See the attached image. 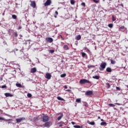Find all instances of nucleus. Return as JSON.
<instances>
[{
    "mask_svg": "<svg viewBox=\"0 0 128 128\" xmlns=\"http://www.w3.org/2000/svg\"><path fill=\"white\" fill-rule=\"evenodd\" d=\"M106 62H103L101 63L100 65V68H99L100 70L102 71L106 68Z\"/></svg>",
    "mask_w": 128,
    "mask_h": 128,
    "instance_id": "f257e3e1",
    "label": "nucleus"
},
{
    "mask_svg": "<svg viewBox=\"0 0 128 128\" xmlns=\"http://www.w3.org/2000/svg\"><path fill=\"white\" fill-rule=\"evenodd\" d=\"M80 84H90V82L86 79H82L80 81Z\"/></svg>",
    "mask_w": 128,
    "mask_h": 128,
    "instance_id": "f03ea898",
    "label": "nucleus"
},
{
    "mask_svg": "<svg viewBox=\"0 0 128 128\" xmlns=\"http://www.w3.org/2000/svg\"><path fill=\"white\" fill-rule=\"evenodd\" d=\"M42 122H46L50 120V117L48 116H44L42 117Z\"/></svg>",
    "mask_w": 128,
    "mask_h": 128,
    "instance_id": "7ed1b4c3",
    "label": "nucleus"
},
{
    "mask_svg": "<svg viewBox=\"0 0 128 128\" xmlns=\"http://www.w3.org/2000/svg\"><path fill=\"white\" fill-rule=\"evenodd\" d=\"M52 123L51 122H45V124H43L44 126V128H50V126H52Z\"/></svg>",
    "mask_w": 128,
    "mask_h": 128,
    "instance_id": "20e7f679",
    "label": "nucleus"
},
{
    "mask_svg": "<svg viewBox=\"0 0 128 128\" xmlns=\"http://www.w3.org/2000/svg\"><path fill=\"white\" fill-rule=\"evenodd\" d=\"M46 40L47 42L51 44V42H54V39H52V38L50 37H47L46 38Z\"/></svg>",
    "mask_w": 128,
    "mask_h": 128,
    "instance_id": "39448f33",
    "label": "nucleus"
},
{
    "mask_svg": "<svg viewBox=\"0 0 128 128\" xmlns=\"http://www.w3.org/2000/svg\"><path fill=\"white\" fill-rule=\"evenodd\" d=\"M22 120H26V118L22 117L20 118L16 119L17 124H19V122H20Z\"/></svg>",
    "mask_w": 128,
    "mask_h": 128,
    "instance_id": "423d86ee",
    "label": "nucleus"
},
{
    "mask_svg": "<svg viewBox=\"0 0 128 128\" xmlns=\"http://www.w3.org/2000/svg\"><path fill=\"white\" fill-rule=\"evenodd\" d=\"M45 78H47V80H50V78H52V74L48 72H47L46 74Z\"/></svg>",
    "mask_w": 128,
    "mask_h": 128,
    "instance_id": "0eeeda50",
    "label": "nucleus"
},
{
    "mask_svg": "<svg viewBox=\"0 0 128 128\" xmlns=\"http://www.w3.org/2000/svg\"><path fill=\"white\" fill-rule=\"evenodd\" d=\"M30 6H32V8H35L36 6V2L34 1H30Z\"/></svg>",
    "mask_w": 128,
    "mask_h": 128,
    "instance_id": "6e6552de",
    "label": "nucleus"
},
{
    "mask_svg": "<svg viewBox=\"0 0 128 128\" xmlns=\"http://www.w3.org/2000/svg\"><path fill=\"white\" fill-rule=\"evenodd\" d=\"M4 96L6 98H12V96H14V95L10 93H5Z\"/></svg>",
    "mask_w": 128,
    "mask_h": 128,
    "instance_id": "1a4fd4ad",
    "label": "nucleus"
},
{
    "mask_svg": "<svg viewBox=\"0 0 128 128\" xmlns=\"http://www.w3.org/2000/svg\"><path fill=\"white\" fill-rule=\"evenodd\" d=\"M86 96H92V91H87L85 93Z\"/></svg>",
    "mask_w": 128,
    "mask_h": 128,
    "instance_id": "9d476101",
    "label": "nucleus"
},
{
    "mask_svg": "<svg viewBox=\"0 0 128 128\" xmlns=\"http://www.w3.org/2000/svg\"><path fill=\"white\" fill-rule=\"evenodd\" d=\"M80 54L83 58H88V55H86V54L85 52H82Z\"/></svg>",
    "mask_w": 128,
    "mask_h": 128,
    "instance_id": "9b49d317",
    "label": "nucleus"
},
{
    "mask_svg": "<svg viewBox=\"0 0 128 128\" xmlns=\"http://www.w3.org/2000/svg\"><path fill=\"white\" fill-rule=\"evenodd\" d=\"M36 72V68H32L30 70V72H32V74H34V72Z\"/></svg>",
    "mask_w": 128,
    "mask_h": 128,
    "instance_id": "f8f14e48",
    "label": "nucleus"
},
{
    "mask_svg": "<svg viewBox=\"0 0 128 128\" xmlns=\"http://www.w3.org/2000/svg\"><path fill=\"white\" fill-rule=\"evenodd\" d=\"M63 48H64V50H70V48H68V45H64L63 47Z\"/></svg>",
    "mask_w": 128,
    "mask_h": 128,
    "instance_id": "ddd939ff",
    "label": "nucleus"
},
{
    "mask_svg": "<svg viewBox=\"0 0 128 128\" xmlns=\"http://www.w3.org/2000/svg\"><path fill=\"white\" fill-rule=\"evenodd\" d=\"M106 71L108 72H112V68L110 67H108V68H106Z\"/></svg>",
    "mask_w": 128,
    "mask_h": 128,
    "instance_id": "4468645a",
    "label": "nucleus"
},
{
    "mask_svg": "<svg viewBox=\"0 0 128 128\" xmlns=\"http://www.w3.org/2000/svg\"><path fill=\"white\" fill-rule=\"evenodd\" d=\"M76 102L78 104H80L82 102V99L81 98H77L76 100Z\"/></svg>",
    "mask_w": 128,
    "mask_h": 128,
    "instance_id": "2eb2a0df",
    "label": "nucleus"
},
{
    "mask_svg": "<svg viewBox=\"0 0 128 128\" xmlns=\"http://www.w3.org/2000/svg\"><path fill=\"white\" fill-rule=\"evenodd\" d=\"M82 38V36L80 35H78L76 36V40H80Z\"/></svg>",
    "mask_w": 128,
    "mask_h": 128,
    "instance_id": "dca6fc26",
    "label": "nucleus"
},
{
    "mask_svg": "<svg viewBox=\"0 0 128 128\" xmlns=\"http://www.w3.org/2000/svg\"><path fill=\"white\" fill-rule=\"evenodd\" d=\"M92 78H94L95 80H100V76H93Z\"/></svg>",
    "mask_w": 128,
    "mask_h": 128,
    "instance_id": "f3484780",
    "label": "nucleus"
},
{
    "mask_svg": "<svg viewBox=\"0 0 128 128\" xmlns=\"http://www.w3.org/2000/svg\"><path fill=\"white\" fill-rule=\"evenodd\" d=\"M16 86H17V88H22V84H18L16 83Z\"/></svg>",
    "mask_w": 128,
    "mask_h": 128,
    "instance_id": "a211bd4d",
    "label": "nucleus"
},
{
    "mask_svg": "<svg viewBox=\"0 0 128 128\" xmlns=\"http://www.w3.org/2000/svg\"><path fill=\"white\" fill-rule=\"evenodd\" d=\"M57 99H58V100H62L63 102H64V99L62 98V97H60V96H58V97H57Z\"/></svg>",
    "mask_w": 128,
    "mask_h": 128,
    "instance_id": "6ab92c4d",
    "label": "nucleus"
},
{
    "mask_svg": "<svg viewBox=\"0 0 128 128\" xmlns=\"http://www.w3.org/2000/svg\"><path fill=\"white\" fill-rule=\"evenodd\" d=\"M62 116H64V114H62L60 116H59L58 118V120H60L62 118Z\"/></svg>",
    "mask_w": 128,
    "mask_h": 128,
    "instance_id": "aec40b11",
    "label": "nucleus"
},
{
    "mask_svg": "<svg viewBox=\"0 0 128 128\" xmlns=\"http://www.w3.org/2000/svg\"><path fill=\"white\" fill-rule=\"evenodd\" d=\"M112 64H116V60L110 59Z\"/></svg>",
    "mask_w": 128,
    "mask_h": 128,
    "instance_id": "412c9836",
    "label": "nucleus"
},
{
    "mask_svg": "<svg viewBox=\"0 0 128 128\" xmlns=\"http://www.w3.org/2000/svg\"><path fill=\"white\" fill-rule=\"evenodd\" d=\"M74 128H82V126H80L78 125H74Z\"/></svg>",
    "mask_w": 128,
    "mask_h": 128,
    "instance_id": "4be33fe9",
    "label": "nucleus"
},
{
    "mask_svg": "<svg viewBox=\"0 0 128 128\" xmlns=\"http://www.w3.org/2000/svg\"><path fill=\"white\" fill-rule=\"evenodd\" d=\"M48 52H49L50 54H54V50H48Z\"/></svg>",
    "mask_w": 128,
    "mask_h": 128,
    "instance_id": "5701e85b",
    "label": "nucleus"
},
{
    "mask_svg": "<svg viewBox=\"0 0 128 128\" xmlns=\"http://www.w3.org/2000/svg\"><path fill=\"white\" fill-rule=\"evenodd\" d=\"M66 74H63L60 75L61 78H66Z\"/></svg>",
    "mask_w": 128,
    "mask_h": 128,
    "instance_id": "b1692460",
    "label": "nucleus"
},
{
    "mask_svg": "<svg viewBox=\"0 0 128 128\" xmlns=\"http://www.w3.org/2000/svg\"><path fill=\"white\" fill-rule=\"evenodd\" d=\"M88 124H91V126H94L95 124V123L94 122H88Z\"/></svg>",
    "mask_w": 128,
    "mask_h": 128,
    "instance_id": "393cba45",
    "label": "nucleus"
},
{
    "mask_svg": "<svg viewBox=\"0 0 128 128\" xmlns=\"http://www.w3.org/2000/svg\"><path fill=\"white\" fill-rule=\"evenodd\" d=\"M100 126H106V122H102L100 123Z\"/></svg>",
    "mask_w": 128,
    "mask_h": 128,
    "instance_id": "a878e982",
    "label": "nucleus"
},
{
    "mask_svg": "<svg viewBox=\"0 0 128 128\" xmlns=\"http://www.w3.org/2000/svg\"><path fill=\"white\" fill-rule=\"evenodd\" d=\"M70 2L71 4H74L76 2H74V0H70Z\"/></svg>",
    "mask_w": 128,
    "mask_h": 128,
    "instance_id": "bb28decb",
    "label": "nucleus"
},
{
    "mask_svg": "<svg viewBox=\"0 0 128 128\" xmlns=\"http://www.w3.org/2000/svg\"><path fill=\"white\" fill-rule=\"evenodd\" d=\"M34 122H37V120H38V117H35L34 118Z\"/></svg>",
    "mask_w": 128,
    "mask_h": 128,
    "instance_id": "cd10ccee",
    "label": "nucleus"
},
{
    "mask_svg": "<svg viewBox=\"0 0 128 128\" xmlns=\"http://www.w3.org/2000/svg\"><path fill=\"white\" fill-rule=\"evenodd\" d=\"M116 18L114 17V16H112V20L113 22H116Z\"/></svg>",
    "mask_w": 128,
    "mask_h": 128,
    "instance_id": "c85d7f7f",
    "label": "nucleus"
},
{
    "mask_svg": "<svg viewBox=\"0 0 128 128\" xmlns=\"http://www.w3.org/2000/svg\"><path fill=\"white\" fill-rule=\"evenodd\" d=\"M108 106H111L112 108H114V106H115L114 104H109Z\"/></svg>",
    "mask_w": 128,
    "mask_h": 128,
    "instance_id": "c756f323",
    "label": "nucleus"
},
{
    "mask_svg": "<svg viewBox=\"0 0 128 128\" xmlns=\"http://www.w3.org/2000/svg\"><path fill=\"white\" fill-rule=\"evenodd\" d=\"M27 96L28 98H32V94L30 93H28V94H27Z\"/></svg>",
    "mask_w": 128,
    "mask_h": 128,
    "instance_id": "7c9ffc66",
    "label": "nucleus"
},
{
    "mask_svg": "<svg viewBox=\"0 0 128 128\" xmlns=\"http://www.w3.org/2000/svg\"><path fill=\"white\" fill-rule=\"evenodd\" d=\"M84 106H86V108H88V103H86V102H84Z\"/></svg>",
    "mask_w": 128,
    "mask_h": 128,
    "instance_id": "2f4dec72",
    "label": "nucleus"
},
{
    "mask_svg": "<svg viewBox=\"0 0 128 128\" xmlns=\"http://www.w3.org/2000/svg\"><path fill=\"white\" fill-rule=\"evenodd\" d=\"M0 120H4V122H6V118H4L0 117Z\"/></svg>",
    "mask_w": 128,
    "mask_h": 128,
    "instance_id": "473e14b6",
    "label": "nucleus"
},
{
    "mask_svg": "<svg viewBox=\"0 0 128 128\" xmlns=\"http://www.w3.org/2000/svg\"><path fill=\"white\" fill-rule=\"evenodd\" d=\"M12 18H14V20H16V16L14 14L12 15Z\"/></svg>",
    "mask_w": 128,
    "mask_h": 128,
    "instance_id": "72a5a7b5",
    "label": "nucleus"
},
{
    "mask_svg": "<svg viewBox=\"0 0 128 128\" xmlns=\"http://www.w3.org/2000/svg\"><path fill=\"white\" fill-rule=\"evenodd\" d=\"M106 84L108 88H110V84L109 83H107Z\"/></svg>",
    "mask_w": 128,
    "mask_h": 128,
    "instance_id": "f704fd0d",
    "label": "nucleus"
},
{
    "mask_svg": "<svg viewBox=\"0 0 128 128\" xmlns=\"http://www.w3.org/2000/svg\"><path fill=\"white\" fill-rule=\"evenodd\" d=\"M81 6H84H84H86V3H84V2H82V3L81 4Z\"/></svg>",
    "mask_w": 128,
    "mask_h": 128,
    "instance_id": "c9c22d12",
    "label": "nucleus"
},
{
    "mask_svg": "<svg viewBox=\"0 0 128 128\" xmlns=\"http://www.w3.org/2000/svg\"><path fill=\"white\" fill-rule=\"evenodd\" d=\"M10 120H12V119H6L5 122H10Z\"/></svg>",
    "mask_w": 128,
    "mask_h": 128,
    "instance_id": "e433bc0d",
    "label": "nucleus"
},
{
    "mask_svg": "<svg viewBox=\"0 0 128 128\" xmlns=\"http://www.w3.org/2000/svg\"><path fill=\"white\" fill-rule=\"evenodd\" d=\"M14 36H16V38H18V33L16 32H15L14 33Z\"/></svg>",
    "mask_w": 128,
    "mask_h": 128,
    "instance_id": "4c0bfd02",
    "label": "nucleus"
},
{
    "mask_svg": "<svg viewBox=\"0 0 128 128\" xmlns=\"http://www.w3.org/2000/svg\"><path fill=\"white\" fill-rule=\"evenodd\" d=\"M108 28H112V24H108Z\"/></svg>",
    "mask_w": 128,
    "mask_h": 128,
    "instance_id": "58836bf2",
    "label": "nucleus"
},
{
    "mask_svg": "<svg viewBox=\"0 0 128 128\" xmlns=\"http://www.w3.org/2000/svg\"><path fill=\"white\" fill-rule=\"evenodd\" d=\"M6 88V85L2 86L1 87L2 88Z\"/></svg>",
    "mask_w": 128,
    "mask_h": 128,
    "instance_id": "ea45409f",
    "label": "nucleus"
},
{
    "mask_svg": "<svg viewBox=\"0 0 128 128\" xmlns=\"http://www.w3.org/2000/svg\"><path fill=\"white\" fill-rule=\"evenodd\" d=\"M120 30H124V26H122L120 28Z\"/></svg>",
    "mask_w": 128,
    "mask_h": 128,
    "instance_id": "a19ab883",
    "label": "nucleus"
},
{
    "mask_svg": "<svg viewBox=\"0 0 128 128\" xmlns=\"http://www.w3.org/2000/svg\"><path fill=\"white\" fill-rule=\"evenodd\" d=\"M88 68H94V66H88Z\"/></svg>",
    "mask_w": 128,
    "mask_h": 128,
    "instance_id": "79ce46f5",
    "label": "nucleus"
},
{
    "mask_svg": "<svg viewBox=\"0 0 128 128\" xmlns=\"http://www.w3.org/2000/svg\"><path fill=\"white\" fill-rule=\"evenodd\" d=\"M116 90H120V88L116 86Z\"/></svg>",
    "mask_w": 128,
    "mask_h": 128,
    "instance_id": "37998d69",
    "label": "nucleus"
},
{
    "mask_svg": "<svg viewBox=\"0 0 128 128\" xmlns=\"http://www.w3.org/2000/svg\"><path fill=\"white\" fill-rule=\"evenodd\" d=\"M93 2H95V4H98V1L96 0H93Z\"/></svg>",
    "mask_w": 128,
    "mask_h": 128,
    "instance_id": "c03bdc74",
    "label": "nucleus"
},
{
    "mask_svg": "<svg viewBox=\"0 0 128 128\" xmlns=\"http://www.w3.org/2000/svg\"><path fill=\"white\" fill-rule=\"evenodd\" d=\"M58 11L55 12V15L58 16Z\"/></svg>",
    "mask_w": 128,
    "mask_h": 128,
    "instance_id": "a18cd8bd",
    "label": "nucleus"
},
{
    "mask_svg": "<svg viewBox=\"0 0 128 128\" xmlns=\"http://www.w3.org/2000/svg\"><path fill=\"white\" fill-rule=\"evenodd\" d=\"M10 64H16V63L14 62H11Z\"/></svg>",
    "mask_w": 128,
    "mask_h": 128,
    "instance_id": "49530a36",
    "label": "nucleus"
},
{
    "mask_svg": "<svg viewBox=\"0 0 128 128\" xmlns=\"http://www.w3.org/2000/svg\"><path fill=\"white\" fill-rule=\"evenodd\" d=\"M6 116H9V118H12V116H10V115H8V114H6Z\"/></svg>",
    "mask_w": 128,
    "mask_h": 128,
    "instance_id": "de8ad7c7",
    "label": "nucleus"
},
{
    "mask_svg": "<svg viewBox=\"0 0 128 128\" xmlns=\"http://www.w3.org/2000/svg\"><path fill=\"white\" fill-rule=\"evenodd\" d=\"M66 92H72V90H66Z\"/></svg>",
    "mask_w": 128,
    "mask_h": 128,
    "instance_id": "09e8293b",
    "label": "nucleus"
},
{
    "mask_svg": "<svg viewBox=\"0 0 128 128\" xmlns=\"http://www.w3.org/2000/svg\"><path fill=\"white\" fill-rule=\"evenodd\" d=\"M71 124H73V125L76 124V123H74V122H71Z\"/></svg>",
    "mask_w": 128,
    "mask_h": 128,
    "instance_id": "8fccbe9b",
    "label": "nucleus"
},
{
    "mask_svg": "<svg viewBox=\"0 0 128 128\" xmlns=\"http://www.w3.org/2000/svg\"><path fill=\"white\" fill-rule=\"evenodd\" d=\"M112 2V0H109V2H108V4H110Z\"/></svg>",
    "mask_w": 128,
    "mask_h": 128,
    "instance_id": "3c124183",
    "label": "nucleus"
},
{
    "mask_svg": "<svg viewBox=\"0 0 128 128\" xmlns=\"http://www.w3.org/2000/svg\"><path fill=\"white\" fill-rule=\"evenodd\" d=\"M120 6H122V8H124V4H120Z\"/></svg>",
    "mask_w": 128,
    "mask_h": 128,
    "instance_id": "603ef678",
    "label": "nucleus"
},
{
    "mask_svg": "<svg viewBox=\"0 0 128 128\" xmlns=\"http://www.w3.org/2000/svg\"><path fill=\"white\" fill-rule=\"evenodd\" d=\"M115 104H117V106H120V104L118 103H116Z\"/></svg>",
    "mask_w": 128,
    "mask_h": 128,
    "instance_id": "864d4df0",
    "label": "nucleus"
},
{
    "mask_svg": "<svg viewBox=\"0 0 128 128\" xmlns=\"http://www.w3.org/2000/svg\"><path fill=\"white\" fill-rule=\"evenodd\" d=\"M64 88L66 89V88H68V86H64Z\"/></svg>",
    "mask_w": 128,
    "mask_h": 128,
    "instance_id": "5fc2aeb1",
    "label": "nucleus"
},
{
    "mask_svg": "<svg viewBox=\"0 0 128 128\" xmlns=\"http://www.w3.org/2000/svg\"><path fill=\"white\" fill-rule=\"evenodd\" d=\"M61 124H64V122H61Z\"/></svg>",
    "mask_w": 128,
    "mask_h": 128,
    "instance_id": "6e6d98bb",
    "label": "nucleus"
},
{
    "mask_svg": "<svg viewBox=\"0 0 128 128\" xmlns=\"http://www.w3.org/2000/svg\"><path fill=\"white\" fill-rule=\"evenodd\" d=\"M84 50H88V48L86 47L84 48Z\"/></svg>",
    "mask_w": 128,
    "mask_h": 128,
    "instance_id": "4d7b16f0",
    "label": "nucleus"
},
{
    "mask_svg": "<svg viewBox=\"0 0 128 128\" xmlns=\"http://www.w3.org/2000/svg\"><path fill=\"white\" fill-rule=\"evenodd\" d=\"M60 126H62V124H60Z\"/></svg>",
    "mask_w": 128,
    "mask_h": 128,
    "instance_id": "13d9d810",
    "label": "nucleus"
},
{
    "mask_svg": "<svg viewBox=\"0 0 128 128\" xmlns=\"http://www.w3.org/2000/svg\"><path fill=\"white\" fill-rule=\"evenodd\" d=\"M54 18H56V15L54 16Z\"/></svg>",
    "mask_w": 128,
    "mask_h": 128,
    "instance_id": "bf43d9fd",
    "label": "nucleus"
},
{
    "mask_svg": "<svg viewBox=\"0 0 128 128\" xmlns=\"http://www.w3.org/2000/svg\"><path fill=\"white\" fill-rule=\"evenodd\" d=\"M101 120H102V122H104V120L103 119H102Z\"/></svg>",
    "mask_w": 128,
    "mask_h": 128,
    "instance_id": "052dcab7",
    "label": "nucleus"
},
{
    "mask_svg": "<svg viewBox=\"0 0 128 128\" xmlns=\"http://www.w3.org/2000/svg\"><path fill=\"white\" fill-rule=\"evenodd\" d=\"M28 40V42H30V40Z\"/></svg>",
    "mask_w": 128,
    "mask_h": 128,
    "instance_id": "680f3d73",
    "label": "nucleus"
},
{
    "mask_svg": "<svg viewBox=\"0 0 128 128\" xmlns=\"http://www.w3.org/2000/svg\"><path fill=\"white\" fill-rule=\"evenodd\" d=\"M74 106H76V104Z\"/></svg>",
    "mask_w": 128,
    "mask_h": 128,
    "instance_id": "e2e57ef3",
    "label": "nucleus"
},
{
    "mask_svg": "<svg viewBox=\"0 0 128 128\" xmlns=\"http://www.w3.org/2000/svg\"><path fill=\"white\" fill-rule=\"evenodd\" d=\"M98 118H100V116H98Z\"/></svg>",
    "mask_w": 128,
    "mask_h": 128,
    "instance_id": "0e129e2a",
    "label": "nucleus"
},
{
    "mask_svg": "<svg viewBox=\"0 0 128 128\" xmlns=\"http://www.w3.org/2000/svg\"><path fill=\"white\" fill-rule=\"evenodd\" d=\"M8 124H10V122H8Z\"/></svg>",
    "mask_w": 128,
    "mask_h": 128,
    "instance_id": "69168bd1",
    "label": "nucleus"
},
{
    "mask_svg": "<svg viewBox=\"0 0 128 128\" xmlns=\"http://www.w3.org/2000/svg\"><path fill=\"white\" fill-rule=\"evenodd\" d=\"M1 80H2V78L1 79Z\"/></svg>",
    "mask_w": 128,
    "mask_h": 128,
    "instance_id": "338daca9",
    "label": "nucleus"
},
{
    "mask_svg": "<svg viewBox=\"0 0 128 128\" xmlns=\"http://www.w3.org/2000/svg\"><path fill=\"white\" fill-rule=\"evenodd\" d=\"M127 88H128V85L127 86Z\"/></svg>",
    "mask_w": 128,
    "mask_h": 128,
    "instance_id": "774afa93",
    "label": "nucleus"
}]
</instances>
